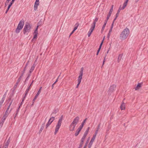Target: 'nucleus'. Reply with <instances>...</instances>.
I'll use <instances>...</instances> for the list:
<instances>
[{
  "mask_svg": "<svg viewBox=\"0 0 148 148\" xmlns=\"http://www.w3.org/2000/svg\"><path fill=\"white\" fill-rule=\"evenodd\" d=\"M130 33L129 29L126 28L124 29L121 33L120 35V38L121 40H124L128 36Z\"/></svg>",
  "mask_w": 148,
  "mask_h": 148,
  "instance_id": "1",
  "label": "nucleus"
},
{
  "mask_svg": "<svg viewBox=\"0 0 148 148\" xmlns=\"http://www.w3.org/2000/svg\"><path fill=\"white\" fill-rule=\"evenodd\" d=\"M24 24V21L23 20H22L20 21L15 30V32L16 33H18L20 32L21 30L23 28Z\"/></svg>",
  "mask_w": 148,
  "mask_h": 148,
  "instance_id": "2",
  "label": "nucleus"
},
{
  "mask_svg": "<svg viewBox=\"0 0 148 148\" xmlns=\"http://www.w3.org/2000/svg\"><path fill=\"white\" fill-rule=\"evenodd\" d=\"M31 28V25L29 23L26 24L23 29V33L25 34L27 33L30 32Z\"/></svg>",
  "mask_w": 148,
  "mask_h": 148,
  "instance_id": "3",
  "label": "nucleus"
},
{
  "mask_svg": "<svg viewBox=\"0 0 148 148\" xmlns=\"http://www.w3.org/2000/svg\"><path fill=\"white\" fill-rule=\"evenodd\" d=\"M96 136H95L94 135H93V136L92 137V138H91V139L90 142V143L88 144V147L89 148H90L91 147V146L93 143V142L95 141V140L96 138Z\"/></svg>",
  "mask_w": 148,
  "mask_h": 148,
  "instance_id": "4",
  "label": "nucleus"
},
{
  "mask_svg": "<svg viewBox=\"0 0 148 148\" xmlns=\"http://www.w3.org/2000/svg\"><path fill=\"white\" fill-rule=\"evenodd\" d=\"M79 119V118L78 116L76 117L74 119L72 123L76 125L78 123Z\"/></svg>",
  "mask_w": 148,
  "mask_h": 148,
  "instance_id": "5",
  "label": "nucleus"
},
{
  "mask_svg": "<svg viewBox=\"0 0 148 148\" xmlns=\"http://www.w3.org/2000/svg\"><path fill=\"white\" fill-rule=\"evenodd\" d=\"M8 112L7 110H6L5 113V114L3 115L1 119V120L3 121V122L5 120L8 116Z\"/></svg>",
  "mask_w": 148,
  "mask_h": 148,
  "instance_id": "6",
  "label": "nucleus"
},
{
  "mask_svg": "<svg viewBox=\"0 0 148 148\" xmlns=\"http://www.w3.org/2000/svg\"><path fill=\"white\" fill-rule=\"evenodd\" d=\"M116 88V86L115 85H113L110 86L109 91L110 92H113L115 90Z\"/></svg>",
  "mask_w": 148,
  "mask_h": 148,
  "instance_id": "7",
  "label": "nucleus"
},
{
  "mask_svg": "<svg viewBox=\"0 0 148 148\" xmlns=\"http://www.w3.org/2000/svg\"><path fill=\"white\" fill-rule=\"evenodd\" d=\"M76 125L72 123H71L69 127V130L70 131H73L74 130V129Z\"/></svg>",
  "mask_w": 148,
  "mask_h": 148,
  "instance_id": "8",
  "label": "nucleus"
},
{
  "mask_svg": "<svg viewBox=\"0 0 148 148\" xmlns=\"http://www.w3.org/2000/svg\"><path fill=\"white\" fill-rule=\"evenodd\" d=\"M82 128L80 126H79V127L78 128L77 130L76 131L75 134V136H77L78 135Z\"/></svg>",
  "mask_w": 148,
  "mask_h": 148,
  "instance_id": "9",
  "label": "nucleus"
},
{
  "mask_svg": "<svg viewBox=\"0 0 148 148\" xmlns=\"http://www.w3.org/2000/svg\"><path fill=\"white\" fill-rule=\"evenodd\" d=\"M38 26H37V28H36L34 33V37L33 39H36L37 38V34H38Z\"/></svg>",
  "mask_w": 148,
  "mask_h": 148,
  "instance_id": "10",
  "label": "nucleus"
},
{
  "mask_svg": "<svg viewBox=\"0 0 148 148\" xmlns=\"http://www.w3.org/2000/svg\"><path fill=\"white\" fill-rule=\"evenodd\" d=\"M128 2L125 1L123 4V6L122 7H121V5L120 6V9H124L125 7L127 6Z\"/></svg>",
  "mask_w": 148,
  "mask_h": 148,
  "instance_id": "11",
  "label": "nucleus"
},
{
  "mask_svg": "<svg viewBox=\"0 0 148 148\" xmlns=\"http://www.w3.org/2000/svg\"><path fill=\"white\" fill-rule=\"evenodd\" d=\"M42 89V87H41L40 88V89H39V90L38 91L37 93L35 96V97L34 99H33V101H35V100L36 99L37 97H38V95L40 93Z\"/></svg>",
  "mask_w": 148,
  "mask_h": 148,
  "instance_id": "12",
  "label": "nucleus"
},
{
  "mask_svg": "<svg viewBox=\"0 0 148 148\" xmlns=\"http://www.w3.org/2000/svg\"><path fill=\"white\" fill-rule=\"evenodd\" d=\"M123 56V54H120L118 57L117 58V61L118 62H119L121 59L122 58V57Z\"/></svg>",
  "mask_w": 148,
  "mask_h": 148,
  "instance_id": "13",
  "label": "nucleus"
},
{
  "mask_svg": "<svg viewBox=\"0 0 148 148\" xmlns=\"http://www.w3.org/2000/svg\"><path fill=\"white\" fill-rule=\"evenodd\" d=\"M120 108L121 110H124L125 108V104L123 102L120 106Z\"/></svg>",
  "mask_w": 148,
  "mask_h": 148,
  "instance_id": "14",
  "label": "nucleus"
},
{
  "mask_svg": "<svg viewBox=\"0 0 148 148\" xmlns=\"http://www.w3.org/2000/svg\"><path fill=\"white\" fill-rule=\"evenodd\" d=\"M142 86V83H138L136 86L135 88V90H139L141 87Z\"/></svg>",
  "mask_w": 148,
  "mask_h": 148,
  "instance_id": "15",
  "label": "nucleus"
},
{
  "mask_svg": "<svg viewBox=\"0 0 148 148\" xmlns=\"http://www.w3.org/2000/svg\"><path fill=\"white\" fill-rule=\"evenodd\" d=\"M60 127L58 125H57L56 126V128H55V130L54 132V134H56L58 132L59 129L60 128Z\"/></svg>",
  "mask_w": 148,
  "mask_h": 148,
  "instance_id": "16",
  "label": "nucleus"
},
{
  "mask_svg": "<svg viewBox=\"0 0 148 148\" xmlns=\"http://www.w3.org/2000/svg\"><path fill=\"white\" fill-rule=\"evenodd\" d=\"M98 18L96 17L95 18V19L94 20L93 22L91 25L95 26L96 23L98 21Z\"/></svg>",
  "mask_w": 148,
  "mask_h": 148,
  "instance_id": "17",
  "label": "nucleus"
},
{
  "mask_svg": "<svg viewBox=\"0 0 148 148\" xmlns=\"http://www.w3.org/2000/svg\"><path fill=\"white\" fill-rule=\"evenodd\" d=\"M39 5V3H35L34 6V10H37L38 6Z\"/></svg>",
  "mask_w": 148,
  "mask_h": 148,
  "instance_id": "18",
  "label": "nucleus"
},
{
  "mask_svg": "<svg viewBox=\"0 0 148 148\" xmlns=\"http://www.w3.org/2000/svg\"><path fill=\"white\" fill-rule=\"evenodd\" d=\"M62 118H60L59 119V121L58 122V123L57 124V125H58L59 126H60H60L61 125V124L62 123Z\"/></svg>",
  "mask_w": 148,
  "mask_h": 148,
  "instance_id": "19",
  "label": "nucleus"
},
{
  "mask_svg": "<svg viewBox=\"0 0 148 148\" xmlns=\"http://www.w3.org/2000/svg\"><path fill=\"white\" fill-rule=\"evenodd\" d=\"M95 27V26L91 25L90 28L89 30L92 32L93 31Z\"/></svg>",
  "mask_w": 148,
  "mask_h": 148,
  "instance_id": "20",
  "label": "nucleus"
},
{
  "mask_svg": "<svg viewBox=\"0 0 148 148\" xmlns=\"http://www.w3.org/2000/svg\"><path fill=\"white\" fill-rule=\"evenodd\" d=\"M90 139V138H88V140H87V141H86V143L85 144V145L84 146V148H86V147L87 146V145L88 144V143L89 142V140Z\"/></svg>",
  "mask_w": 148,
  "mask_h": 148,
  "instance_id": "21",
  "label": "nucleus"
},
{
  "mask_svg": "<svg viewBox=\"0 0 148 148\" xmlns=\"http://www.w3.org/2000/svg\"><path fill=\"white\" fill-rule=\"evenodd\" d=\"M86 120H87V119H86L84 120V121L82 123L81 125L79 126L81 127L82 128H83V126L84 125V123H85V122H86Z\"/></svg>",
  "mask_w": 148,
  "mask_h": 148,
  "instance_id": "22",
  "label": "nucleus"
},
{
  "mask_svg": "<svg viewBox=\"0 0 148 148\" xmlns=\"http://www.w3.org/2000/svg\"><path fill=\"white\" fill-rule=\"evenodd\" d=\"M83 70H84V68L83 67H82L81 68V70L80 71L79 76L82 77Z\"/></svg>",
  "mask_w": 148,
  "mask_h": 148,
  "instance_id": "23",
  "label": "nucleus"
},
{
  "mask_svg": "<svg viewBox=\"0 0 148 148\" xmlns=\"http://www.w3.org/2000/svg\"><path fill=\"white\" fill-rule=\"evenodd\" d=\"M99 126H98V127L97 128L96 130L95 131V134L93 135H95V136H96L97 134L98 133V132L99 131Z\"/></svg>",
  "mask_w": 148,
  "mask_h": 148,
  "instance_id": "24",
  "label": "nucleus"
},
{
  "mask_svg": "<svg viewBox=\"0 0 148 148\" xmlns=\"http://www.w3.org/2000/svg\"><path fill=\"white\" fill-rule=\"evenodd\" d=\"M35 68V66L34 65H33L32 67H31V69L30 70L29 72L30 73H31L33 71L34 69Z\"/></svg>",
  "mask_w": 148,
  "mask_h": 148,
  "instance_id": "25",
  "label": "nucleus"
},
{
  "mask_svg": "<svg viewBox=\"0 0 148 148\" xmlns=\"http://www.w3.org/2000/svg\"><path fill=\"white\" fill-rule=\"evenodd\" d=\"M13 3H12V2H11L10 3V5H9V6H8V9L7 10V11H6V13L9 10V9H10V7L12 5V4Z\"/></svg>",
  "mask_w": 148,
  "mask_h": 148,
  "instance_id": "26",
  "label": "nucleus"
},
{
  "mask_svg": "<svg viewBox=\"0 0 148 148\" xmlns=\"http://www.w3.org/2000/svg\"><path fill=\"white\" fill-rule=\"evenodd\" d=\"M4 100H5V99L4 98H3L1 99V101H0V105H2V104H3V102L4 101Z\"/></svg>",
  "mask_w": 148,
  "mask_h": 148,
  "instance_id": "27",
  "label": "nucleus"
},
{
  "mask_svg": "<svg viewBox=\"0 0 148 148\" xmlns=\"http://www.w3.org/2000/svg\"><path fill=\"white\" fill-rule=\"evenodd\" d=\"M82 78V76H79L78 79L77 81L79 82H81Z\"/></svg>",
  "mask_w": 148,
  "mask_h": 148,
  "instance_id": "28",
  "label": "nucleus"
},
{
  "mask_svg": "<svg viewBox=\"0 0 148 148\" xmlns=\"http://www.w3.org/2000/svg\"><path fill=\"white\" fill-rule=\"evenodd\" d=\"M106 26V25H104V24L103 25V26L102 27L101 29V33H102L103 31L104 30V29H105V27Z\"/></svg>",
  "mask_w": 148,
  "mask_h": 148,
  "instance_id": "29",
  "label": "nucleus"
},
{
  "mask_svg": "<svg viewBox=\"0 0 148 148\" xmlns=\"http://www.w3.org/2000/svg\"><path fill=\"white\" fill-rule=\"evenodd\" d=\"M54 119V117H51L50 119H49V121H50V122H51V123H52V122L53 121Z\"/></svg>",
  "mask_w": 148,
  "mask_h": 148,
  "instance_id": "30",
  "label": "nucleus"
},
{
  "mask_svg": "<svg viewBox=\"0 0 148 148\" xmlns=\"http://www.w3.org/2000/svg\"><path fill=\"white\" fill-rule=\"evenodd\" d=\"M51 122H50V121H49L48 122L46 125V127L47 128L49 125L51 124Z\"/></svg>",
  "mask_w": 148,
  "mask_h": 148,
  "instance_id": "31",
  "label": "nucleus"
},
{
  "mask_svg": "<svg viewBox=\"0 0 148 148\" xmlns=\"http://www.w3.org/2000/svg\"><path fill=\"white\" fill-rule=\"evenodd\" d=\"M112 12H109V13H108V14L107 16V18H107V19H109L110 17V16L111 14H112Z\"/></svg>",
  "mask_w": 148,
  "mask_h": 148,
  "instance_id": "32",
  "label": "nucleus"
},
{
  "mask_svg": "<svg viewBox=\"0 0 148 148\" xmlns=\"http://www.w3.org/2000/svg\"><path fill=\"white\" fill-rule=\"evenodd\" d=\"M92 32L90 31L89 30L88 33V37H90L92 33Z\"/></svg>",
  "mask_w": 148,
  "mask_h": 148,
  "instance_id": "33",
  "label": "nucleus"
},
{
  "mask_svg": "<svg viewBox=\"0 0 148 148\" xmlns=\"http://www.w3.org/2000/svg\"><path fill=\"white\" fill-rule=\"evenodd\" d=\"M9 144V142L8 141H7V142L5 143V147H4V148H7Z\"/></svg>",
  "mask_w": 148,
  "mask_h": 148,
  "instance_id": "34",
  "label": "nucleus"
},
{
  "mask_svg": "<svg viewBox=\"0 0 148 148\" xmlns=\"http://www.w3.org/2000/svg\"><path fill=\"white\" fill-rule=\"evenodd\" d=\"M83 143L80 142L78 148H81L82 146Z\"/></svg>",
  "mask_w": 148,
  "mask_h": 148,
  "instance_id": "35",
  "label": "nucleus"
},
{
  "mask_svg": "<svg viewBox=\"0 0 148 148\" xmlns=\"http://www.w3.org/2000/svg\"><path fill=\"white\" fill-rule=\"evenodd\" d=\"M104 40V38L103 39V40H102V42H101V44H100V45L99 46V49H101V46L103 44V40Z\"/></svg>",
  "mask_w": 148,
  "mask_h": 148,
  "instance_id": "36",
  "label": "nucleus"
},
{
  "mask_svg": "<svg viewBox=\"0 0 148 148\" xmlns=\"http://www.w3.org/2000/svg\"><path fill=\"white\" fill-rule=\"evenodd\" d=\"M104 40V38L103 39V40H102V42H101V44H100V45L99 46V49H101V46L103 44V40Z\"/></svg>",
  "mask_w": 148,
  "mask_h": 148,
  "instance_id": "37",
  "label": "nucleus"
},
{
  "mask_svg": "<svg viewBox=\"0 0 148 148\" xmlns=\"http://www.w3.org/2000/svg\"><path fill=\"white\" fill-rule=\"evenodd\" d=\"M58 81V79H57L56 81L53 83V84L52 85V88H53L54 86V85Z\"/></svg>",
  "mask_w": 148,
  "mask_h": 148,
  "instance_id": "38",
  "label": "nucleus"
},
{
  "mask_svg": "<svg viewBox=\"0 0 148 148\" xmlns=\"http://www.w3.org/2000/svg\"><path fill=\"white\" fill-rule=\"evenodd\" d=\"M4 121L3 122V121L1 120V122L0 123V126L1 127L3 125V123Z\"/></svg>",
  "mask_w": 148,
  "mask_h": 148,
  "instance_id": "39",
  "label": "nucleus"
},
{
  "mask_svg": "<svg viewBox=\"0 0 148 148\" xmlns=\"http://www.w3.org/2000/svg\"><path fill=\"white\" fill-rule=\"evenodd\" d=\"M111 32H108V36H107V37L108 38H109L110 36L111 35Z\"/></svg>",
  "mask_w": 148,
  "mask_h": 148,
  "instance_id": "40",
  "label": "nucleus"
},
{
  "mask_svg": "<svg viewBox=\"0 0 148 148\" xmlns=\"http://www.w3.org/2000/svg\"><path fill=\"white\" fill-rule=\"evenodd\" d=\"M85 140V139L83 138H82L80 143H84V142Z\"/></svg>",
  "mask_w": 148,
  "mask_h": 148,
  "instance_id": "41",
  "label": "nucleus"
},
{
  "mask_svg": "<svg viewBox=\"0 0 148 148\" xmlns=\"http://www.w3.org/2000/svg\"><path fill=\"white\" fill-rule=\"evenodd\" d=\"M88 131H86L85 132L84 135H85L86 136L88 134Z\"/></svg>",
  "mask_w": 148,
  "mask_h": 148,
  "instance_id": "42",
  "label": "nucleus"
},
{
  "mask_svg": "<svg viewBox=\"0 0 148 148\" xmlns=\"http://www.w3.org/2000/svg\"><path fill=\"white\" fill-rule=\"evenodd\" d=\"M108 20V19H107V18H106V19L105 20V21L104 22V25H106V24L107 23Z\"/></svg>",
  "mask_w": 148,
  "mask_h": 148,
  "instance_id": "43",
  "label": "nucleus"
},
{
  "mask_svg": "<svg viewBox=\"0 0 148 148\" xmlns=\"http://www.w3.org/2000/svg\"><path fill=\"white\" fill-rule=\"evenodd\" d=\"M26 94H27V93L25 94V96L24 97V99H23V100H22V102L21 103V104H22V103H23V102L24 100V99L26 97Z\"/></svg>",
  "mask_w": 148,
  "mask_h": 148,
  "instance_id": "44",
  "label": "nucleus"
},
{
  "mask_svg": "<svg viewBox=\"0 0 148 148\" xmlns=\"http://www.w3.org/2000/svg\"><path fill=\"white\" fill-rule=\"evenodd\" d=\"M119 14L118 13H116V18H115L114 20H115L118 17Z\"/></svg>",
  "mask_w": 148,
  "mask_h": 148,
  "instance_id": "45",
  "label": "nucleus"
},
{
  "mask_svg": "<svg viewBox=\"0 0 148 148\" xmlns=\"http://www.w3.org/2000/svg\"><path fill=\"white\" fill-rule=\"evenodd\" d=\"M78 26V25H77V26H75L74 27V29H73V30L74 31H75L76 29H77V28Z\"/></svg>",
  "mask_w": 148,
  "mask_h": 148,
  "instance_id": "46",
  "label": "nucleus"
},
{
  "mask_svg": "<svg viewBox=\"0 0 148 148\" xmlns=\"http://www.w3.org/2000/svg\"><path fill=\"white\" fill-rule=\"evenodd\" d=\"M123 10V9H120V7H119V9L117 11V13H119L120 11V10Z\"/></svg>",
  "mask_w": 148,
  "mask_h": 148,
  "instance_id": "47",
  "label": "nucleus"
},
{
  "mask_svg": "<svg viewBox=\"0 0 148 148\" xmlns=\"http://www.w3.org/2000/svg\"><path fill=\"white\" fill-rule=\"evenodd\" d=\"M43 127H41L40 130L39 131V132H41L42 131V130H43Z\"/></svg>",
  "mask_w": 148,
  "mask_h": 148,
  "instance_id": "48",
  "label": "nucleus"
},
{
  "mask_svg": "<svg viewBox=\"0 0 148 148\" xmlns=\"http://www.w3.org/2000/svg\"><path fill=\"white\" fill-rule=\"evenodd\" d=\"M113 24H114V22H113L112 23V24L111 25L110 28L113 29Z\"/></svg>",
  "mask_w": 148,
  "mask_h": 148,
  "instance_id": "49",
  "label": "nucleus"
},
{
  "mask_svg": "<svg viewBox=\"0 0 148 148\" xmlns=\"http://www.w3.org/2000/svg\"><path fill=\"white\" fill-rule=\"evenodd\" d=\"M11 103L10 104V105H9V106H8V109H7V111H8V110H9V109L10 108V105H11Z\"/></svg>",
  "mask_w": 148,
  "mask_h": 148,
  "instance_id": "50",
  "label": "nucleus"
},
{
  "mask_svg": "<svg viewBox=\"0 0 148 148\" xmlns=\"http://www.w3.org/2000/svg\"><path fill=\"white\" fill-rule=\"evenodd\" d=\"M100 49H98V51H97V55H98V54H99V53L100 51Z\"/></svg>",
  "mask_w": 148,
  "mask_h": 148,
  "instance_id": "51",
  "label": "nucleus"
},
{
  "mask_svg": "<svg viewBox=\"0 0 148 148\" xmlns=\"http://www.w3.org/2000/svg\"><path fill=\"white\" fill-rule=\"evenodd\" d=\"M86 136L83 135V136H82V138L85 139V138H86Z\"/></svg>",
  "mask_w": 148,
  "mask_h": 148,
  "instance_id": "52",
  "label": "nucleus"
},
{
  "mask_svg": "<svg viewBox=\"0 0 148 148\" xmlns=\"http://www.w3.org/2000/svg\"><path fill=\"white\" fill-rule=\"evenodd\" d=\"M112 29L110 28V30H109V32H112Z\"/></svg>",
  "mask_w": 148,
  "mask_h": 148,
  "instance_id": "53",
  "label": "nucleus"
},
{
  "mask_svg": "<svg viewBox=\"0 0 148 148\" xmlns=\"http://www.w3.org/2000/svg\"><path fill=\"white\" fill-rule=\"evenodd\" d=\"M112 11H113V9L112 8H110V11L109 12H112Z\"/></svg>",
  "mask_w": 148,
  "mask_h": 148,
  "instance_id": "54",
  "label": "nucleus"
},
{
  "mask_svg": "<svg viewBox=\"0 0 148 148\" xmlns=\"http://www.w3.org/2000/svg\"><path fill=\"white\" fill-rule=\"evenodd\" d=\"M35 3H39V0H36Z\"/></svg>",
  "mask_w": 148,
  "mask_h": 148,
  "instance_id": "55",
  "label": "nucleus"
},
{
  "mask_svg": "<svg viewBox=\"0 0 148 148\" xmlns=\"http://www.w3.org/2000/svg\"><path fill=\"white\" fill-rule=\"evenodd\" d=\"M89 129H90V127H88L86 131H88V132L89 131Z\"/></svg>",
  "mask_w": 148,
  "mask_h": 148,
  "instance_id": "56",
  "label": "nucleus"
},
{
  "mask_svg": "<svg viewBox=\"0 0 148 148\" xmlns=\"http://www.w3.org/2000/svg\"><path fill=\"white\" fill-rule=\"evenodd\" d=\"M75 32V31H74L73 30V31L71 32L70 35V36L71 35V34H72L74 32Z\"/></svg>",
  "mask_w": 148,
  "mask_h": 148,
  "instance_id": "57",
  "label": "nucleus"
},
{
  "mask_svg": "<svg viewBox=\"0 0 148 148\" xmlns=\"http://www.w3.org/2000/svg\"><path fill=\"white\" fill-rule=\"evenodd\" d=\"M79 84H77V86H76V88H78V86H79Z\"/></svg>",
  "mask_w": 148,
  "mask_h": 148,
  "instance_id": "58",
  "label": "nucleus"
},
{
  "mask_svg": "<svg viewBox=\"0 0 148 148\" xmlns=\"http://www.w3.org/2000/svg\"><path fill=\"white\" fill-rule=\"evenodd\" d=\"M81 82H79V81H77L78 84H80Z\"/></svg>",
  "mask_w": 148,
  "mask_h": 148,
  "instance_id": "59",
  "label": "nucleus"
},
{
  "mask_svg": "<svg viewBox=\"0 0 148 148\" xmlns=\"http://www.w3.org/2000/svg\"><path fill=\"white\" fill-rule=\"evenodd\" d=\"M139 0H135V2H138V1Z\"/></svg>",
  "mask_w": 148,
  "mask_h": 148,
  "instance_id": "60",
  "label": "nucleus"
},
{
  "mask_svg": "<svg viewBox=\"0 0 148 148\" xmlns=\"http://www.w3.org/2000/svg\"><path fill=\"white\" fill-rule=\"evenodd\" d=\"M15 0H12L11 2L13 3L14 2V1H15Z\"/></svg>",
  "mask_w": 148,
  "mask_h": 148,
  "instance_id": "61",
  "label": "nucleus"
},
{
  "mask_svg": "<svg viewBox=\"0 0 148 148\" xmlns=\"http://www.w3.org/2000/svg\"><path fill=\"white\" fill-rule=\"evenodd\" d=\"M113 5H112V6H111V8L113 9Z\"/></svg>",
  "mask_w": 148,
  "mask_h": 148,
  "instance_id": "62",
  "label": "nucleus"
},
{
  "mask_svg": "<svg viewBox=\"0 0 148 148\" xmlns=\"http://www.w3.org/2000/svg\"><path fill=\"white\" fill-rule=\"evenodd\" d=\"M105 61L103 60V65L104 64Z\"/></svg>",
  "mask_w": 148,
  "mask_h": 148,
  "instance_id": "63",
  "label": "nucleus"
},
{
  "mask_svg": "<svg viewBox=\"0 0 148 148\" xmlns=\"http://www.w3.org/2000/svg\"><path fill=\"white\" fill-rule=\"evenodd\" d=\"M129 0H126L125 1H126V2H128V1H129Z\"/></svg>",
  "mask_w": 148,
  "mask_h": 148,
  "instance_id": "64",
  "label": "nucleus"
}]
</instances>
